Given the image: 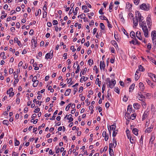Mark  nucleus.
Returning a JSON list of instances; mask_svg holds the SVG:
<instances>
[{
	"label": "nucleus",
	"mask_w": 156,
	"mask_h": 156,
	"mask_svg": "<svg viewBox=\"0 0 156 156\" xmlns=\"http://www.w3.org/2000/svg\"><path fill=\"white\" fill-rule=\"evenodd\" d=\"M149 4H146L145 3H143L140 6V8L143 10L148 11L149 9Z\"/></svg>",
	"instance_id": "obj_1"
},
{
	"label": "nucleus",
	"mask_w": 156,
	"mask_h": 156,
	"mask_svg": "<svg viewBox=\"0 0 156 156\" xmlns=\"http://www.w3.org/2000/svg\"><path fill=\"white\" fill-rule=\"evenodd\" d=\"M107 80H108L109 87L111 88H112L116 83L115 80H113L110 81L109 78H107Z\"/></svg>",
	"instance_id": "obj_2"
},
{
	"label": "nucleus",
	"mask_w": 156,
	"mask_h": 156,
	"mask_svg": "<svg viewBox=\"0 0 156 156\" xmlns=\"http://www.w3.org/2000/svg\"><path fill=\"white\" fill-rule=\"evenodd\" d=\"M142 29L144 32V34L145 37H148V30L147 26L142 27Z\"/></svg>",
	"instance_id": "obj_3"
},
{
	"label": "nucleus",
	"mask_w": 156,
	"mask_h": 156,
	"mask_svg": "<svg viewBox=\"0 0 156 156\" xmlns=\"http://www.w3.org/2000/svg\"><path fill=\"white\" fill-rule=\"evenodd\" d=\"M147 22L148 27L149 28L151 26L152 23H151V19L150 17H147Z\"/></svg>",
	"instance_id": "obj_4"
},
{
	"label": "nucleus",
	"mask_w": 156,
	"mask_h": 156,
	"mask_svg": "<svg viewBox=\"0 0 156 156\" xmlns=\"http://www.w3.org/2000/svg\"><path fill=\"white\" fill-rule=\"evenodd\" d=\"M102 136L103 137H105V141H107L108 138V134H107L106 132V131H104L102 133Z\"/></svg>",
	"instance_id": "obj_5"
},
{
	"label": "nucleus",
	"mask_w": 156,
	"mask_h": 156,
	"mask_svg": "<svg viewBox=\"0 0 156 156\" xmlns=\"http://www.w3.org/2000/svg\"><path fill=\"white\" fill-rule=\"evenodd\" d=\"M151 36L152 37V41L154 40L156 37V31L155 30H153L152 31Z\"/></svg>",
	"instance_id": "obj_6"
},
{
	"label": "nucleus",
	"mask_w": 156,
	"mask_h": 156,
	"mask_svg": "<svg viewBox=\"0 0 156 156\" xmlns=\"http://www.w3.org/2000/svg\"><path fill=\"white\" fill-rule=\"evenodd\" d=\"M136 37L140 40H141L142 39L141 33L140 31H138L136 32Z\"/></svg>",
	"instance_id": "obj_7"
},
{
	"label": "nucleus",
	"mask_w": 156,
	"mask_h": 156,
	"mask_svg": "<svg viewBox=\"0 0 156 156\" xmlns=\"http://www.w3.org/2000/svg\"><path fill=\"white\" fill-rule=\"evenodd\" d=\"M148 115V112L147 111H145L143 115L142 120H145L147 118Z\"/></svg>",
	"instance_id": "obj_8"
},
{
	"label": "nucleus",
	"mask_w": 156,
	"mask_h": 156,
	"mask_svg": "<svg viewBox=\"0 0 156 156\" xmlns=\"http://www.w3.org/2000/svg\"><path fill=\"white\" fill-rule=\"evenodd\" d=\"M53 55H50V53H48L45 55V58L47 59H48L49 58L51 59Z\"/></svg>",
	"instance_id": "obj_9"
},
{
	"label": "nucleus",
	"mask_w": 156,
	"mask_h": 156,
	"mask_svg": "<svg viewBox=\"0 0 156 156\" xmlns=\"http://www.w3.org/2000/svg\"><path fill=\"white\" fill-rule=\"evenodd\" d=\"M67 119L69 120V122H70L73 121V119L72 118V115L71 114H69L68 116Z\"/></svg>",
	"instance_id": "obj_10"
},
{
	"label": "nucleus",
	"mask_w": 156,
	"mask_h": 156,
	"mask_svg": "<svg viewBox=\"0 0 156 156\" xmlns=\"http://www.w3.org/2000/svg\"><path fill=\"white\" fill-rule=\"evenodd\" d=\"M100 66L101 69V67L103 69H104L105 68V64L104 61H103L102 62L101 61L100 62Z\"/></svg>",
	"instance_id": "obj_11"
},
{
	"label": "nucleus",
	"mask_w": 156,
	"mask_h": 156,
	"mask_svg": "<svg viewBox=\"0 0 156 156\" xmlns=\"http://www.w3.org/2000/svg\"><path fill=\"white\" fill-rule=\"evenodd\" d=\"M132 7V4H130L129 2H127L126 3V9H127L129 10Z\"/></svg>",
	"instance_id": "obj_12"
},
{
	"label": "nucleus",
	"mask_w": 156,
	"mask_h": 156,
	"mask_svg": "<svg viewBox=\"0 0 156 156\" xmlns=\"http://www.w3.org/2000/svg\"><path fill=\"white\" fill-rule=\"evenodd\" d=\"M139 87L141 90L143 91L144 89V86L143 83L140 82L139 83Z\"/></svg>",
	"instance_id": "obj_13"
},
{
	"label": "nucleus",
	"mask_w": 156,
	"mask_h": 156,
	"mask_svg": "<svg viewBox=\"0 0 156 156\" xmlns=\"http://www.w3.org/2000/svg\"><path fill=\"white\" fill-rule=\"evenodd\" d=\"M110 129L109 130V133H110V135L111 134V130H113L114 131H115V126L114 125H112L110 127ZM108 129H109L108 128Z\"/></svg>",
	"instance_id": "obj_14"
},
{
	"label": "nucleus",
	"mask_w": 156,
	"mask_h": 156,
	"mask_svg": "<svg viewBox=\"0 0 156 156\" xmlns=\"http://www.w3.org/2000/svg\"><path fill=\"white\" fill-rule=\"evenodd\" d=\"M71 91V90L70 89H67L66 91L64 94V95L65 96H67L69 95Z\"/></svg>",
	"instance_id": "obj_15"
},
{
	"label": "nucleus",
	"mask_w": 156,
	"mask_h": 156,
	"mask_svg": "<svg viewBox=\"0 0 156 156\" xmlns=\"http://www.w3.org/2000/svg\"><path fill=\"white\" fill-rule=\"evenodd\" d=\"M132 106L129 105L127 108V114H130L132 111Z\"/></svg>",
	"instance_id": "obj_16"
},
{
	"label": "nucleus",
	"mask_w": 156,
	"mask_h": 156,
	"mask_svg": "<svg viewBox=\"0 0 156 156\" xmlns=\"http://www.w3.org/2000/svg\"><path fill=\"white\" fill-rule=\"evenodd\" d=\"M37 39H33L32 40L31 42L33 43V42L34 43V47H36L37 46Z\"/></svg>",
	"instance_id": "obj_17"
},
{
	"label": "nucleus",
	"mask_w": 156,
	"mask_h": 156,
	"mask_svg": "<svg viewBox=\"0 0 156 156\" xmlns=\"http://www.w3.org/2000/svg\"><path fill=\"white\" fill-rule=\"evenodd\" d=\"M132 132L133 134L136 135H138V129L136 128L133 129Z\"/></svg>",
	"instance_id": "obj_18"
},
{
	"label": "nucleus",
	"mask_w": 156,
	"mask_h": 156,
	"mask_svg": "<svg viewBox=\"0 0 156 156\" xmlns=\"http://www.w3.org/2000/svg\"><path fill=\"white\" fill-rule=\"evenodd\" d=\"M141 16V14L139 11L136 12V17L137 18V19H140V18Z\"/></svg>",
	"instance_id": "obj_19"
},
{
	"label": "nucleus",
	"mask_w": 156,
	"mask_h": 156,
	"mask_svg": "<svg viewBox=\"0 0 156 156\" xmlns=\"http://www.w3.org/2000/svg\"><path fill=\"white\" fill-rule=\"evenodd\" d=\"M141 23H140V26L142 28L144 27H146V22L145 21H143L141 22Z\"/></svg>",
	"instance_id": "obj_20"
},
{
	"label": "nucleus",
	"mask_w": 156,
	"mask_h": 156,
	"mask_svg": "<svg viewBox=\"0 0 156 156\" xmlns=\"http://www.w3.org/2000/svg\"><path fill=\"white\" fill-rule=\"evenodd\" d=\"M153 128V126H151L150 127L147 128V129L145 130V132H146L147 131V132H150L151 131H152Z\"/></svg>",
	"instance_id": "obj_21"
},
{
	"label": "nucleus",
	"mask_w": 156,
	"mask_h": 156,
	"mask_svg": "<svg viewBox=\"0 0 156 156\" xmlns=\"http://www.w3.org/2000/svg\"><path fill=\"white\" fill-rule=\"evenodd\" d=\"M140 105L138 103H134L133 104V107L135 109H138L139 108Z\"/></svg>",
	"instance_id": "obj_22"
},
{
	"label": "nucleus",
	"mask_w": 156,
	"mask_h": 156,
	"mask_svg": "<svg viewBox=\"0 0 156 156\" xmlns=\"http://www.w3.org/2000/svg\"><path fill=\"white\" fill-rule=\"evenodd\" d=\"M101 81H99V78H97L96 79V83L98 84L99 87H100Z\"/></svg>",
	"instance_id": "obj_23"
},
{
	"label": "nucleus",
	"mask_w": 156,
	"mask_h": 156,
	"mask_svg": "<svg viewBox=\"0 0 156 156\" xmlns=\"http://www.w3.org/2000/svg\"><path fill=\"white\" fill-rule=\"evenodd\" d=\"M47 9V5L46 4H44L43 7V10L44 11V13H45L46 15H47V12H46Z\"/></svg>",
	"instance_id": "obj_24"
},
{
	"label": "nucleus",
	"mask_w": 156,
	"mask_h": 156,
	"mask_svg": "<svg viewBox=\"0 0 156 156\" xmlns=\"http://www.w3.org/2000/svg\"><path fill=\"white\" fill-rule=\"evenodd\" d=\"M139 97L138 98V99L139 100L142 101L145 98V96H144L143 95H142V96H139Z\"/></svg>",
	"instance_id": "obj_25"
},
{
	"label": "nucleus",
	"mask_w": 156,
	"mask_h": 156,
	"mask_svg": "<svg viewBox=\"0 0 156 156\" xmlns=\"http://www.w3.org/2000/svg\"><path fill=\"white\" fill-rule=\"evenodd\" d=\"M117 145L116 144V140L114 138L113 139V146H114V147H115Z\"/></svg>",
	"instance_id": "obj_26"
},
{
	"label": "nucleus",
	"mask_w": 156,
	"mask_h": 156,
	"mask_svg": "<svg viewBox=\"0 0 156 156\" xmlns=\"http://www.w3.org/2000/svg\"><path fill=\"white\" fill-rule=\"evenodd\" d=\"M136 21H135L134 19H133V23L135 26H136L137 25L138 23V19H136Z\"/></svg>",
	"instance_id": "obj_27"
},
{
	"label": "nucleus",
	"mask_w": 156,
	"mask_h": 156,
	"mask_svg": "<svg viewBox=\"0 0 156 156\" xmlns=\"http://www.w3.org/2000/svg\"><path fill=\"white\" fill-rule=\"evenodd\" d=\"M139 71L143 72L144 71V69L141 65H140L139 66Z\"/></svg>",
	"instance_id": "obj_28"
},
{
	"label": "nucleus",
	"mask_w": 156,
	"mask_h": 156,
	"mask_svg": "<svg viewBox=\"0 0 156 156\" xmlns=\"http://www.w3.org/2000/svg\"><path fill=\"white\" fill-rule=\"evenodd\" d=\"M146 82H147V83L150 86H154L153 85V83H151V81L150 80H149L148 79H147L146 80Z\"/></svg>",
	"instance_id": "obj_29"
},
{
	"label": "nucleus",
	"mask_w": 156,
	"mask_h": 156,
	"mask_svg": "<svg viewBox=\"0 0 156 156\" xmlns=\"http://www.w3.org/2000/svg\"><path fill=\"white\" fill-rule=\"evenodd\" d=\"M135 86V84L134 83L133 84L129 87V91L131 92V90H133L134 89V87Z\"/></svg>",
	"instance_id": "obj_30"
},
{
	"label": "nucleus",
	"mask_w": 156,
	"mask_h": 156,
	"mask_svg": "<svg viewBox=\"0 0 156 156\" xmlns=\"http://www.w3.org/2000/svg\"><path fill=\"white\" fill-rule=\"evenodd\" d=\"M39 83L38 80H37L35 81V82H34V83L33 84V86L34 87H37V84Z\"/></svg>",
	"instance_id": "obj_31"
},
{
	"label": "nucleus",
	"mask_w": 156,
	"mask_h": 156,
	"mask_svg": "<svg viewBox=\"0 0 156 156\" xmlns=\"http://www.w3.org/2000/svg\"><path fill=\"white\" fill-rule=\"evenodd\" d=\"M148 76H149L152 79H153V78L155 76V74L152 73H148Z\"/></svg>",
	"instance_id": "obj_32"
},
{
	"label": "nucleus",
	"mask_w": 156,
	"mask_h": 156,
	"mask_svg": "<svg viewBox=\"0 0 156 156\" xmlns=\"http://www.w3.org/2000/svg\"><path fill=\"white\" fill-rule=\"evenodd\" d=\"M9 121L8 120H5L3 121L2 123L4 125H6L7 126L8 125Z\"/></svg>",
	"instance_id": "obj_33"
},
{
	"label": "nucleus",
	"mask_w": 156,
	"mask_h": 156,
	"mask_svg": "<svg viewBox=\"0 0 156 156\" xmlns=\"http://www.w3.org/2000/svg\"><path fill=\"white\" fill-rule=\"evenodd\" d=\"M100 27L101 28L102 30H104L105 29V26L104 24L102 23H100Z\"/></svg>",
	"instance_id": "obj_34"
},
{
	"label": "nucleus",
	"mask_w": 156,
	"mask_h": 156,
	"mask_svg": "<svg viewBox=\"0 0 156 156\" xmlns=\"http://www.w3.org/2000/svg\"><path fill=\"white\" fill-rule=\"evenodd\" d=\"M20 144V142L19 141L16 139L15 142V146H18Z\"/></svg>",
	"instance_id": "obj_35"
},
{
	"label": "nucleus",
	"mask_w": 156,
	"mask_h": 156,
	"mask_svg": "<svg viewBox=\"0 0 156 156\" xmlns=\"http://www.w3.org/2000/svg\"><path fill=\"white\" fill-rule=\"evenodd\" d=\"M111 43L114 46L115 45H116V46L118 47V46L117 44V43L116 41L114 40H112L111 41Z\"/></svg>",
	"instance_id": "obj_36"
},
{
	"label": "nucleus",
	"mask_w": 156,
	"mask_h": 156,
	"mask_svg": "<svg viewBox=\"0 0 156 156\" xmlns=\"http://www.w3.org/2000/svg\"><path fill=\"white\" fill-rule=\"evenodd\" d=\"M37 121H38V119H36L35 120H34V119H32L30 121L31 122H33L34 124H36L37 123Z\"/></svg>",
	"instance_id": "obj_37"
},
{
	"label": "nucleus",
	"mask_w": 156,
	"mask_h": 156,
	"mask_svg": "<svg viewBox=\"0 0 156 156\" xmlns=\"http://www.w3.org/2000/svg\"><path fill=\"white\" fill-rule=\"evenodd\" d=\"M130 35L131 37H132V36L134 37H135V33L133 31L130 32Z\"/></svg>",
	"instance_id": "obj_38"
},
{
	"label": "nucleus",
	"mask_w": 156,
	"mask_h": 156,
	"mask_svg": "<svg viewBox=\"0 0 156 156\" xmlns=\"http://www.w3.org/2000/svg\"><path fill=\"white\" fill-rule=\"evenodd\" d=\"M88 62L89 63V65L91 66L93 64V60L90 59L88 60Z\"/></svg>",
	"instance_id": "obj_39"
},
{
	"label": "nucleus",
	"mask_w": 156,
	"mask_h": 156,
	"mask_svg": "<svg viewBox=\"0 0 156 156\" xmlns=\"http://www.w3.org/2000/svg\"><path fill=\"white\" fill-rule=\"evenodd\" d=\"M115 90L114 91L116 92L118 94H119L120 91L119 89V88L118 87L115 88L114 89Z\"/></svg>",
	"instance_id": "obj_40"
},
{
	"label": "nucleus",
	"mask_w": 156,
	"mask_h": 156,
	"mask_svg": "<svg viewBox=\"0 0 156 156\" xmlns=\"http://www.w3.org/2000/svg\"><path fill=\"white\" fill-rule=\"evenodd\" d=\"M71 105V103L69 104L65 108V110L66 111H68L69 109L70 106Z\"/></svg>",
	"instance_id": "obj_41"
},
{
	"label": "nucleus",
	"mask_w": 156,
	"mask_h": 156,
	"mask_svg": "<svg viewBox=\"0 0 156 156\" xmlns=\"http://www.w3.org/2000/svg\"><path fill=\"white\" fill-rule=\"evenodd\" d=\"M105 88V83H104V84H103L102 87V92L103 93H104Z\"/></svg>",
	"instance_id": "obj_42"
},
{
	"label": "nucleus",
	"mask_w": 156,
	"mask_h": 156,
	"mask_svg": "<svg viewBox=\"0 0 156 156\" xmlns=\"http://www.w3.org/2000/svg\"><path fill=\"white\" fill-rule=\"evenodd\" d=\"M109 153L110 155H112L113 153V150L112 148H110H110H109Z\"/></svg>",
	"instance_id": "obj_43"
},
{
	"label": "nucleus",
	"mask_w": 156,
	"mask_h": 156,
	"mask_svg": "<svg viewBox=\"0 0 156 156\" xmlns=\"http://www.w3.org/2000/svg\"><path fill=\"white\" fill-rule=\"evenodd\" d=\"M130 141L131 143L133 144L135 142V140L133 137H130Z\"/></svg>",
	"instance_id": "obj_44"
},
{
	"label": "nucleus",
	"mask_w": 156,
	"mask_h": 156,
	"mask_svg": "<svg viewBox=\"0 0 156 156\" xmlns=\"http://www.w3.org/2000/svg\"><path fill=\"white\" fill-rule=\"evenodd\" d=\"M154 136H151L150 139V142H151V143H153V141L154 140Z\"/></svg>",
	"instance_id": "obj_45"
},
{
	"label": "nucleus",
	"mask_w": 156,
	"mask_h": 156,
	"mask_svg": "<svg viewBox=\"0 0 156 156\" xmlns=\"http://www.w3.org/2000/svg\"><path fill=\"white\" fill-rule=\"evenodd\" d=\"M13 90V89L12 88H10V89H9V90H8L7 91V94H9L11 92H10V91H11V92H12Z\"/></svg>",
	"instance_id": "obj_46"
},
{
	"label": "nucleus",
	"mask_w": 156,
	"mask_h": 156,
	"mask_svg": "<svg viewBox=\"0 0 156 156\" xmlns=\"http://www.w3.org/2000/svg\"><path fill=\"white\" fill-rule=\"evenodd\" d=\"M40 12V13H41V9H38V11L37 12V13H36L35 14V16H38V15L39 14V13Z\"/></svg>",
	"instance_id": "obj_47"
},
{
	"label": "nucleus",
	"mask_w": 156,
	"mask_h": 156,
	"mask_svg": "<svg viewBox=\"0 0 156 156\" xmlns=\"http://www.w3.org/2000/svg\"><path fill=\"white\" fill-rule=\"evenodd\" d=\"M139 78V77L138 76L136 73H135V79L136 81H137L138 80Z\"/></svg>",
	"instance_id": "obj_48"
},
{
	"label": "nucleus",
	"mask_w": 156,
	"mask_h": 156,
	"mask_svg": "<svg viewBox=\"0 0 156 156\" xmlns=\"http://www.w3.org/2000/svg\"><path fill=\"white\" fill-rule=\"evenodd\" d=\"M122 30L124 34H125V35H126L127 36H128V33H127L126 31L124 29V28L122 29Z\"/></svg>",
	"instance_id": "obj_49"
},
{
	"label": "nucleus",
	"mask_w": 156,
	"mask_h": 156,
	"mask_svg": "<svg viewBox=\"0 0 156 156\" xmlns=\"http://www.w3.org/2000/svg\"><path fill=\"white\" fill-rule=\"evenodd\" d=\"M135 115L134 114H133L131 115V117H130V119H132V120L134 119L135 118Z\"/></svg>",
	"instance_id": "obj_50"
},
{
	"label": "nucleus",
	"mask_w": 156,
	"mask_h": 156,
	"mask_svg": "<svg viewBox=\"0 0 156 156\" xmlns=\"http://www.w3.org/2000/svg\"><path fill=\"white\" fill-rule=\"evenodd\" d=\"M37 77L36 76H34L32 79V81L33 82H35V81H37Z\"/></svg>",
	"instance_id": "obj_51"
},
{
	"label": "nucleus",
	"mask_w": 156,
	"mask_h": 156,
	"mask_svg": "<svg viewBox=\"0 0 156 156\" xmlns=\"http://www.w3.org/2000/svg\"><path fill=\"white\" fill-rule=\"evenodd\" d=\"M151 44L150 43H148V44L147 48L149 50H150L151 48Z\"/></svg>",
	"instance_id": "obj_52"
},
{
	"label": "nucleus",
	"mask_w": 156,
	"mask_h": 156,
	"mask_svg": "<svg viewBox=\"0 0 156 156\" xmlns=\"http://www.w3.org/2000/svg\"><path fill=\"white\" fill-rule=\"evenodd\" d=\"M40 109L39 108H37L35 109L34 112L35 113H37L40 111Z\"/></svg>",
	"instance_id": "obj_53"
},
{
	"label": "nucleus",
	"mask_w": 156,
	"mask_h": 156,
	"mask_svg": "<svg viewBox=\"0 0 156 156\" xmlns=\"http://www.w3.org/2000/svg\"><path fill=\"white\" fill-rule=\"evenodd\" d=\"M101 20H105L106 17L104 16H99Z\"/></svg>",
	"instance_id": "obj_54"
},
{
	"label": "nucleus",
	"mask_w": 156,
	"mask_h": 156,
	"mask_svg": "<svg viewBox=\"0 0 156 156\" xmlns=\"http://www.w3.org/2000/svg\"><path fill=\"white\" fill-rule=\"evenodd\" d=\"M139 0H134V3L136 5H137L139 2Z\"/></svg>",
	"instance_id": "obj_55"
},
{
	"label": "nucleus",
	"mask_w": 156,
	"mask_h": 156,
	"mask_svg": "<svg viewBox=\"0 0 156 156\" xmlns=\"http://www.w3.org/2000/svg\"><path fill=\"white\" fill-rule=\"evenodd\" d=\"M13 73L14 74V78L15 79H18L17 78L18 77V75L17 74H16V73L15 72H14Z\"/></svg>",
	"instance_id": "obj_56"
},
{
	"label": "nucleus",
	"mask_w": 156,
	"mask_h": 156,
	"mask_svg": "<svg viewBox=\"0 0 156 156\" xmlns=\"http://www.w3.org/2000/svg\"><path fill=\"white\" fill-rule=\"evenodd\" d=\"M79 70H80V66H79V65H78L77 66V69L75 71V73H78Z\"/></svg>",
	"instance_id": "obj_57"
},
{
	"label": "nucleus",
	"mask_w": 156,
	"mask_h": 156,
	"mask_svg": "<svg viewBox=\"0 0 156 156\" xmlns=\"http://www.w3.org/2000/svg\"><path fill=\"white\" fill-rule=\"evenodd\" d=\"M85 79V77L84 76H82L81 78V79L80 80V82L82 83L83 81H84Z\"/></svg>",
	"instance_id": "obj_58"
},
{
	"label": "nucleus",
	"mask_w": 156,
	"mask_h": 156,
	"mask_svg": "<svg viewBox=\"0 0 156 156\" xmlns=\"http://www.w3.org/2000/svg\"><path fill=\"white\" fill-rule=\"evenodd\" d=\"M74 46H71L70 48V49L71 50H72V51L74 52L76 50V49L74 48Z\"/></svg>",
	"instance_id": "obj_59"
},
{
	"label": "nucleus",
	"mask_w": 156,
	"mask_h": 156,
	"mask_svg": "<svg viewBox=\"0 0 156 156\" xmlns=\"http://www.w3.org/2000/svg\"><path fill=\"white\" fill-rule=\"evenodd\" d=\"M129 43L130 44H132L134 45H135L136 44V42L134 41V40H132V41H130Z\"/></svg>",
	"instance_id": "obj_60"
},
{
	"label": "nucleus",
	"mask_w": 156,
	"mask_h": 156,
	"mask_svg": "<svg viewBox=\"0 0 156 156\" xmlns=\"http://www.w3.org/2000/svg\"><path fill=\"white\" fill-rule=\"evenodd\" d=\"M113 7V5H112V2H111L110 3L109 7V9L110 10L112 9V8Z\"/></svg>",
	"instance_id": "obj_61"
},
{
	"label": "nucleus",
	"mask_w": 156,
	"mask_h": 156,
	"mask_svg": "<svg viewBox=\"0 0 156 156\" xmlns=\"http://www.w3.org/2000/svg\"><path fill=\"white\" fill-rule=\"evenodd\" d=\"M53 24L54 25H55L58 24V21L56 20H54L53 21Z\"/></svg>",
	"instance_id": "obj_62"
},
{
	"label": "nucleus",
	"mask_w": 156,
	"mask_h": 156,
	"mask_svg": "<svg viewBox=\"0 0 156 156\" xmlns=\"http://www.w3.org/2000/svg\"><path fill=\"white\" fill-rule=\"evenodd\" d=\"M128 100V98H126V95H125L123 98V100L124 101H126Z\"/></svg>",
	"instance_id": "obj_63"
},
{
	"label": "nucleus",
	"mask_w": 156,
	"mask_h": 156,
	"mask_svg": "<svg viewBox=\"0 0 156 156\" xmlns=\"http://www.w3.org/2000/svg\"><path fill=\"white\" fill-rule=\"evenodd\" d=\"M33 33H34V30L32 29L30 30L29 33V34H30V35H32L33 34Z\"/></svg>",
	"instance_id": "obj_64"
}]
</instances>
